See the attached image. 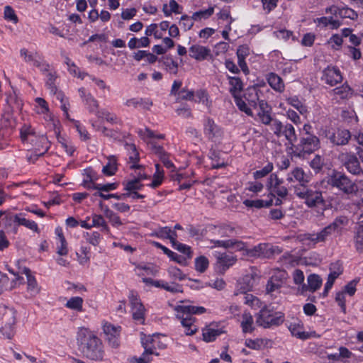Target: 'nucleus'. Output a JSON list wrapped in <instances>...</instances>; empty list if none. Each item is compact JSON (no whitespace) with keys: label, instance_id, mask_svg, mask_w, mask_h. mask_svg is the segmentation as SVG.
I'll use <instances>...</instances> for the list:
<instances>
[{"label":"nucleus","instance_id":"nucleus-64","mask_svg":"<svg viewBox=\"0 0 363 363\" xmlns=\"http://www.w3.org/2000/svg\"><path fill=\"white\" fill-rule=\"evenodd\" d=\"M324 164V160L321 156L316 155L310 162V167L316 172L320 171Z\"/></svg>","mask_w":363,"mask_h":363},{"label":"nucleus","instance_id":"nucleus-52","mask_svg":"<svg viewBox=\"0 0 363 363\" xmlns=\"http://www.w3.org/2000/svg\"><path fill=\"white\" fill-rule=\"evenodd\" d=\"M179 5L175 0H170L169 4H164L162 11L166 16H170L172 13H180Z\"/></svg>","mask_w":363,"mask_h":363},{"label":"nucleus","instance_id":"nucleus-20","mask_svg":"<svg viewBox=\"0 0 363 363\" xmlns=\"http://www.w3.org/2000/svg\"><path fill=\"white\" fill-rule=\"evenodd\" d=\"M211 55V50L206 47L194 45L189 48V55L196 60L202 61Z\"/></svg>","mask_w":363,"mask_h":363},{"label":"nucleus","instance_id":"nucleus-24","mask_svg":"<svg viewBox=\"0 0 363 363\" xmlns=\"http://www.w3.org/2000/svg\"><path fill=\"white\" fill-rule=\"evenodd\" d=\"M152 104V101L148 98H132L125 102V105L128 107L137 108L140 106L146 110H150Z\"/></svg>","mask_w":363,"mask_h":363},{"label":"nucleus","instance_id":"nucleus-63","mask_svg":"<svg viewBox=\"0 0 363 363\" xmlns=\"http://www.w3.org/2000/svg\"><path fill=\"white\" fill-rule=\"evenodd\" d=\"M169 233H171V228L169 227H160L156 229L152 233V236H155L162 239H167L169 237Z\"/></svg>","mask_w":363,"mask_h":363},{"label":"nucleus","instance_id":"nucleus-16","mask_svg":"<svg viewBox=\"0 0 363 363\" xmlns=\"http://www.w3.org/2000/svg\"><path fill=\"white\" fill-rule=\"evenodd\" d=\"M132 307L133 318L138 321L144 320L145 308L138 298V295L134 291H130L128 296Z\"/></svg>","mask_w":363,"mask_h":363},{"label":"nucleus","instance_id":"nucleus-29","mask_svg":"<svg viewBox=\"0 0 363 363\" xmlns=\"http://www.w3.org/2000/svg\"><path fill=\"white\" fill-rule=\"evenodd\" d=\"M345 166L347 170L353 174H358L362 172L359 162L357 157L354 155H350L347 157L345 162Z\"/></svg>","mask_w":363,"mask_h":363},{"label":"nucleus","instance_id":"nucleus-30","mask_svg":"<svg viewBox=\"0 0 363 363\" xmlns=\"http://www.w3.org/2000/svg\"><path fill=\"white\" fill-rule=\"evenodd\" d=\"M325 137L330 140L333 145H339L340 133L338 127L330 125L324 131Z\"/></svg>","mask_w":363,"mask_h":363},{"label":"nucleus","instance_id":"nucleus-58","mask_svg":"<svg viewBox=\"0 0 363 363\" xmlns=\"http://www.w3.org/2000/svg\"><path fill=\"white\" fill-rule=\"evenodd\" d=\"M46 86L50 90L51 93H56L57 86L55 85V81L57 79V75L55 72L52 71L46 74Z\"/></svg>","mask_w":363,"mask_h":363},{"label":"nucleus","instance_id":"nucleus-21","mask_svg":"<svg viewBox=\"0 0 363 363\" xmlns=\"http://www.w3.org/2000/svg\"><path fill=\"white\" fill-rule=\"evenodd\" d=\"M285 275V272H279L274 274L267 282L266 287L267 292L270 293L279 289L281 286L284 279L286 278Z\"/></svg>","mask_w":363,"mask_h":363},{"label":"nucleus","instance_id":"nucleus-18","mask_svg":"<svg viewBox=\"0 0 363 363\" xmlns=\"http://www.w3.org/2000/svg\"><path fill=\"white\" fill-rule=\"evenodd\" d=\"M322 79L331 86L340 82V72L337 67H328L323 71Z\"/></svg>","mask_w":363,"mask_h":363},{"label":"nucleus","instance_id":"nucleus-33","mask_svg":"<svg viewBox=\"0 0 363 363\" xmlns=\"http://www.w3.org/2000/svg\"><path fill=\"white\" fill-rule=\"evenodd\" d=\"M289 330L291 335L302 340L310 338L311 335L303 330V326L298 323H291Z\"/></svg>","mask_w":363,"mask_h":363},{"label":"nucleus","instance_id":"nucleus-10","mask_svg":"<svg viewBox=\"0 0 363 363\" xmlns=\"http://www.w3.org/2000/svg\"><path fill=\"white\" fill-rule=\"evenodd\" d=\"M286 180L290 184L298 183L296 186H301L303 190L310 182L311 177L301 167H296L287 174Z\"/></svg>","mask_w":363,"mask_h":363},{"label":"nucleus","instance_id":"nucleus-46","mask_svg":"<svg viewBox=\"0 0 363 363\" xmlns=\"http://www.w3.org/2000/svg\"><path fill=\"white\" fill-rule=\"evenodd\" d=\"M40 288L34 276H28L27 279V291L33 296L39 294Z\"/></svg>","mask_w":363,"mask_h":363},{"label":"nucleus","instance_id":"nucleus-34","mask_svg":"<svg viewBox=\"0 0 363 363\" xmlns=\"http://www.w3.org/2000/svg\"><path fill=\"white\" fill-rule=\"evenodd\" d=\"M20 55L21 57L23 58V60L26 63L31 64L33 66H35V65L39 61L40 58L41 57L40 55L38 52H29L26 48L21 49Z\"/></svg>","mask_w":363,"mask_h":363},{"label":"nucleus","instance_id":"nucleus-44","mask_svg":"<svg viewBox=\"0 0 363 363\" xmlns=\"http://www.w3.org/2000/svg\"><path fill=\"white\" fill-rule=\"evenodd\" d=\"M156 171L153 175L152 182L149 186L153 189L158 187L162 182L164 178V172L160 164H155Z\"/></svg>","mask_w":363,"mask_h":363},{"label":"nucleus","instance_id":"nucleus-53","mask_svg":"<svg viewBox=\"0 0 363 363\" xmlns=\"http://www.w3.org/2000/svg\"><path fill=\"white\" fill-rule=\"evenodd\" d=\"M1 130H0V138H4L5 135L10 134L11 130L13 128V121L8 116L1 119Z\"/></svg>","mask_w":363,"mask_h":363},{"label":"nucleus","instance_id":"nucleus-56","mask_svg":"<svg viewBox=\"0 0 363 363\" xmlns=\"http://www.w3.org/2000/svg\"><path fill=\"white\" fill-rule=\"evenodd\" d=\"M91 228L92 227H101L103 230L108 231L109 228L106 224L105 219L101 215L94 214L92 216L91 220Z\"/></svg>","mask_w":363,"mask_h":363},{"label":"nucleus","instance_id":"nucleus-15","mask_svg":"<svg viewBox=\"0 0 363 363\" xmlns=\"http://www.w3.org/2000/svg\"><path fill=\"white\" fill-rule=\"evenodd\" d=\"M103 330L109 345L112 347H117L119 345L121 327H116L111 323H106L103 326Z\"/></svg>","mask_w":363,"mask_h":363},{"label":"nucleus","instance_id":"nucleus-17","mask_svg":"<svg viewBox=\"0 0 363 363\" xmlns=\"http://www.w3.org/2000/svg\"><path fill=\"white\" fill-rule=\"evenodd\" d=\"M216 257L218 267L223 272L233 266L238 260L237 256L226 252H219Z\"/></svg>","mask_w":363,"mask_h":363},{"label":"nucleus","instance_id":"nucleus-54","mask_svg":"<svg viewBox=\"0 0 363 363\" xmlns=\"http://www.w3.org/2000/svg\"><path fill=\"white\" fill-rule=\"evenodd\" d=\"M140 178H134L133 179L124 183V189L128 192L140 190L143 186V184L140 183Z\"/></svg>","mask_w":363,"mask_h":363},{"label":"nucleus","instance_id":"nucleus-14","mask_svg":"<svg viewBox=\"0 0 363 363\" xmlns=\"http://www.w3.org/2000/svg\"><path fill=\"white\" fill-rule=\"evenodd\" d=\"M283 181L276 174H272L268 179L267 186L269 190L281 198H285L288 195V189L282 186Z\"/></svg>","mask_w":363,"mask_h":363},{"label":"nucleus","instance_id":"nucleus-47","mask_svg":"<svg viewBox=\"0 0 363 363\" xmlns=\"http://www.w3.org/2000/svg\"><path fill=\"white\" fill-rule=\"evenodd\" d=\"M264 251L263 257L271 258L276 255H279L282 252V249L277 245H272L271 244L264 243Z\"/></svg>","mask_w":363,"mask_h":363},{"label":"nucleus","instance_id":"nucleus-1","mask_svg":"<svg viewBox=\"0 0 363 363\" xmlns=\"http://www.w3.org/2000/svg\"><path fill=\"white\" fill-rule=\"evenodd\" d=\"M77 340L79 349L84 357L94 361H101L104 358V350L101 340L87 328H79Z\"/></svg>","mask_w":363,"mask_h":363},{"label":"nucleus","instance_id":"nucleus-55","mask_svg":"<svg viewBox=\"0 0 363 363\" xmlns=\"http://www.w3.org/2000/svg\"><path fill=\"white\" fill-rule=\"evenodd\" d=\"M214 8L209 7L206 10H201L193 13L192 18L194 21H200L201 19H207L213 14Z\"/></svg>","mask_w":363,"mask_h":363},{"label":"nucleus","instance_id":"nucleus-49","mask_svg":"<svg viewBox=\"0 0 363 363\" xmlns=\"http://www.w3.org/2000/svg\"><path fill=\"white\" fill-rule=\"evenodd\" d=\"M220 334L221 331L218 329L207 328L203 330V339L207 342H212Z\"/></svg>","mask_w":363,"mask_h":363},{"label":"nucleus","instance_id":"nucleus-31","mask_svg":"<svg viewBox=\"0 0 363 363\" xmlns=\"http://www.w3.org/2000/svg\"><path fill=\"white\" fill-rule=\"evenodd\" d=\"M96 116L100 118L104 119L108 123L111 124L121 123V120L113 113L109 112L106 109H101L96 111Z\"/></svg>","mask_w":363,"mask_h":363},{"label":"nucleus","instance_id":"nucleus-43","mask_svg":"<svg viewBox=\"0 0 363 363\" xmlns=\"http://www.w3.org/2000/svg\"><path fill=\"white\" fill-rule=\"evenodd\" d=\"M342 191L347 194H353L357 191V186L342 174Z\"/></svg>","mask_w":363,"mask_h":363},{"label":"nucleus","instance_id":"nucleus-50","mask_svg":"<svg viewBox=\"0 0 363 363\" xmlns=\"http://www.w3.org/2000/svg\"><path fill=\"white\" fill-rule=\"evenodd\" d=\"M14 222L18 223L19 225L26 226L33 231H38V225L35 221L22 218L19 215H16L14 216Z\"/></svg>","mask_w":363,"mask_h":363},{"label":"nucleus","instance_id":"nucleus-12","mask_svg":"<svg viewBox=\"0 0 363 363\" xmlns=\"http://www.w3.org/2000/svg\"><path fill=\"white\" fill-rule=\"evenodd\" d=\"M259 280V276L255 272L245 275L238 282V291L242 294L252 291L257 285Z\"/></svg>","mask_w":363,"mask_h":363},{"label":"nucleus","instance_id":"nucleus-2","mask_svg":"<svg viewBox=\"0 0 363 363\" xmlns=\"http://www.w3.org/2000/svg\"><path fill=\"white\" fill-rule=\"evenodd\" d=\"M174 310L177 313V318L181 320V323L185 328V334L192 335L196 333L198 328L194 324L195 318L191 315L204 313L206 308L202 306L178 305L174 306Z\"/></svg>","mask_w":363,"mask_h":363},{"label":"nucleus","instance_id":"nucleus-48","mask_svg":"<svg viewBox=\"0 0 363 363\" xmlns=\"http://www.w3.org/2000/svg\"><path fill=\"white\" fill-rule=\"evenodd\" d=\"M286 101L289 104L297 109L301 114L303 115L308 112L307 107L301 103L297 96L289 97Z\"/></svg>","mask_w":363,"mask_h":363},{"label":"nucleus","instance_id":"nucleus-51","mask_svg":"<svg viewBox=\"0 0 363 363\" xmlns=\"http://www.w3.org/2000/svg\"><path fill=\"white\" fill-rule=\"evenodd\" d=\"M315 22L318 25H323V26H330L331 28H337L340 26L339 21L334 19L333 17H320L315 20Z\"/></svg>","mask_w":363,"mask_h":363},{"label":"nucleus","instance_id":"nucleus-9","mask_svg":"<svg viewBox=\"0 0 363 363\" xmlns=\"http://www.w3.org/2000/svg\"><path fill=\"white\" fill-rule=\"evenodd\" d=\"M141 342L145 349L143 353L140 357H133L131 362L133 363H150L152 360V359L150 357V354H155L156 356L159 355V353L155 352L156 348L154 345L155 340L152 337L148 336L145 339L142 338Z\"/></svg>","mask_w":363,"mask_h":363},{"label":"nucleus","instance_id":"nucleus-42","mask_svg":"<svg viewBox=\"0 0 363 363\" xmlns=\"http://www.w3.org/2000/svg\"><path fill=\"white\" fill-rule=\"evenodd\" d=\"M103 211L105 216L109 220L114 227H119L123 225L120 217L113 211L110 210L108 207L106 206L103 208Z\"/></svg>","mask_w":363,"mask_h":363},{"label":"nucleus","instance_id":"nucleus-11","mask_svg":"<svg viewBox=\"0 0 363 363\" xmlns=\"http://www.w3.org/2000/svg\"><path fill=\"white\" fill-rule=\"evenodd\" d=\"M214 244L215 247H220L225 249L234 248L236 251L242 252L245 253L247 250L246 243L237 239H228V240H213L211 241Z\"/></svg>","mask_w":363,"mask_h":363},{"label":"nucleus","instance_id":"nucleus-37","mask_svg":"<svg viewBox=\"0 0 363 363\" xmlns=\"http://www.w3.org/2000/svg\"><path fill=\"white\" fill-rule=\"evenodd\" d=\"M117 170V160L113 155L108 157V163L103 167L102 172L107 176L115 174Z\"/></svg>","mask_w":363,"mask_h":363},{"label":"nucleus","instance_id":"nucleus-35","mask_svg":"<svg viewBox=\"0 0 363 363\" xmlns=\"http://www.w3.org/2000/svg\"><path fill=\"white\" fill-rule=\"evenodd\" d=\"M83 303L84 300L82 297L74 296L68 299L65 306L70 310L75 311L77 312H82Z\"/></svg>","mask_w":363,"mask_h":363},{"label":"nucleus","instance_id":"nucleus-8","mask_svg":"<svg viewBox=\"0 0 363 363\" xmlns=\"http://www.w3.org/2000/svg\"><path fill=\"white\" fill-rule=\"evenodd\" d=\"M337 224L335 221L333 223L324 228L318 233L304 234L303 235L302 240L304 242H308V245H315L318 242H324L326 238L337 229Z\"/></svg>","mask_w":363,"mask_h":363},{"label":"nucleus","instance_id":"nucleus-23","mask_svg":"<svg viewBox=\"0 0 363 363\" xmlns=\"http://www.w3.org/2000/svg\"><path fill=\"white\" fill-rule=\"evenodd\" d=\"M260 94H262V92L259 89L255 86H251L247 89L244 94V97L250 106L256 108L257 102L260 99Z\"/></svg>","mask_w":363,"mask_h":363},{"label":"nucleus","instance_id":"nucleus-19","mask_svg":"<svg viewBox=\"0 0 363 363\" xmlns=\"http://www.w3.org/2000/svg\"><path fill=\"white\" fill-rule=\"evenodd\" d=\"M152 149L166 168L170 169L172 172L175 170L176 168L173 162L169 159V155L164 151L162 146L153 144Z\"/></svg>","mask_w":363,"mask_h":363},{"label":"nucleus","instance_id":"nucleus-3","mask_svg":"<svg viewBox=\"0 0 363 363\" xmlns=\"http://www.w3.org/2000/svg\"><path fill=\"white\" fill-rule=\"evenodd\" d=\"M255 317L257 325L264 328L279 326L284 321L283 313L274 311L268 306L263 307Z\"/></svg>","mask_w":363,"mask_h":363},{"label":"nucleus","instance_id":"nucleus-6","mask_svg":"<svg viewBox=\"0 0 363 363\" xmlns=\"http://www.w3.org/2000/svg\"><path fill=\"white\" fill-rule=\"evenodd\" d=\"M294 194L300 199L305 200V203L310 208L317 207L324 204V199L320 191L305 188L301 190V186H294Z\"/></svg>","mask_w":363,"mask_h":363},{"label":"nucleus","instance_id":"nucleus-28","mask_svg":"<svg viewBox=\"0 0 363 363\" xmlns=\"http://www.w3.org/2000/svg\"><path fill=\"white\" fill-rule=\"evenodd\" d=\"M126 149L129 152V164L131 169H140V165L137 164L139 161V153L134 144H126Z\"/></svg>","mask_w":363,"mask_h":363},{"label":"nucleus","instance_id":"nucleus-22","mask_svg":"<svg viewBox=\"0 0 363 363\" xmlns=\"http://www.w3.org/2000/svg\"><path fill=\"white\" fill-rule=\"evenodd\" d=\"M322 279L320 277L315 274H310L307 278L308 284H303L302 292L310 291L312 292L318 290L322 285Z\"/></svg>","mask_w":363,"mask_h":363},{"label":"nucleus","instance_id":"nucleus-38","mask_svg":"<svg viewBox=\"0 0 363 363\" xmlns=\"http://www.w3.org/2000/svg\"><path fill=\"white\" fill-rule=\"evenodd\" d=\"M39 141H40V143L41 145V150H43V152L34 153L33 155H30V157L28 158V160H33V161H35V160H38V158L39 157L43 155L50 148L49 141L48 140V138L45 136H44V135L40 136L39 138ZM40 148L37 149V151H40Z\"/></svg>","mask_w":363,"mask_h":363},{"label":"nucleus","instance_id":"nucleus-62","mask_svg":"<svg viewBox=\"0 0 363 363\" xmlns=\"http://www.w3.org/2000/svg\"><path fill=\"white\" fill-rule=\"evenodd\" d=\"M85 103L88 106V108L90 112L94 113L96 114V111H99V103L91 96V94H88L86 98L85 99Z\"/></svg>","mask_w":363,"mask_h":363},{"label":"nucleus","instance_id":"nucleus-36","mask_svg":"<svg viewBox=\"0 0 363 363\" xmlns=\"http://www.w3.org/2000/svg\"><path fill=\"white\" fill-rule=\"evenodd\" d=\"M241 328L245 333H252L254 330L253 318L250 313L245 312L242 314Z\"/></svg>","mask_w":363,"mask_h":363},{"label":"nucleus","instance_id":"nucleus-57","mask_svg":"<svg viewBox=\"0 0 363 363\" xmlns=\"http://www.w3.org/2000/svg\"><path fill=\"white\" fill-rule=\"evenodd\" d=\"M208 264V259L204 256H200L195 259V269L199 272H204Z\"/></svg>","mask_w":363,"mask_h":363},{"label":"nucleus","instance_id":"nucleus-41","mask_svg":"<svg viewBox=\"0 0 363 363\" xmlns=\"http://www.w3.org/2000/svg\"><path fill=\"white\" fill-rule=\"evenodd\" d=\"M243 204L248 208H261L263 207H267L272 204V200L264 201L262 199L250 200L245 199L243 201Z\"/></svg>","mask_w":363,"mask_h":363},{"label":"nucleus","instance_id":"nucleus-25","mask_svg":"<svg viewBox=\"0 0 363 363\" xmlns=\"http://www.w3.org/2000/svg\"><path fill=\"white\" fill-rule=\"evenodd\" d=\"M267 80L269 86L276 91L281 93L284 91V83L278 74L271 72L267 75Z\"/></svg>","mask_w":363,"mask_h":363},{"label":"nucleus","instance_id":"nucleus-60","mask_svg":"<svg viewBox=\"0 0 363 363\" xmlns=\"http://www.w3.org/2000/svg\"><path fill=\"white\" fill-rule=\"evenodd\" d=\"M355 242L357 250L362 252L363 250V225H359L357 228Z\"/></svg>","mask_w":363,"mask_h":363},{"label":"nucleus","instance_id":"nucleus-7","mask_svg":"<svg viewBox=\"0 0 363 363\" xmlns=\"http://www.w3.org/2000/svg\"><path fill=\"white\" fill-rule=\"evenodd\" d=\"M16 311L12 308H6L2 314L1 334L8 339H11L15 334Z\"/></svg>","mask_w":363,"mask_h":363},{"label":"nucleus","instance_id":"nucleus-5","mask_svg":"<svg viewBox=\"0 0 363 363\" xmlns=\"http://www.w3.org/2000/svg\"><path fill=\"white\" fill-rule=\"evenodd\" d=\"M320 148V140L312 134L301 137L299 143L293 149L294 155L303 157L305 154H311Z\"/></svg>","mask_w":363,"mask_h":363},{"label":"nucleus","instance_id":"nucleus-26","mask_svg":"<svg viewBox=\"0 0 363 363\" xmlns=\"http://www.w3.org/2000/svg\"><path fill=\"white\" fill-rule=\"evenodd\" d=\"M283 128L281 136H284L289 145H291V148L293 150L296 145L294 143L297 140L295 128L291 123L285 124Z\"/></svg>","mask_w":363,"mask_h":363},{"label":"nucleus","instance_id":"nucleus-27","mask_svg":"<svg viewBox=\"0 0 363 363\" xmlns=\"http://www.w3.org/2000/svg\"><path fill=\"white\" fill-rule=\"evenodd\" d=\"M230 84V93L233 97L240 96V93L243 89V83L238 77L228 76Z\"/></svg>","mask_w":363,"mask_h":363},{"label":"nucleus","instance_id":"nucleus-39","mask_svg":"<svg viewBox=\"0 0 363 363\" xmlns=\"http://www.w3.org/2000/svg\"><path fill=\"white\" fill-rule=\"evenodd\" d=\"M269 342H270V340L267 339H247L245 340V345L248 348L259 350L262 347L267 346Z\"/></svg>","mask_w":363,"mask_h":363},{"label":"nucleus","instance_id":"nucleus-61","mask_svg":"<svg viewBox=\"0 0 363 363\" xmlns=\"http://www.w3.org/2000/svg\"><path fill=\"white\" fill-rule=\"evenodd\" d=\"M169 276L175 280H184L186 275L182 272V270L176 267H170L168 269Z\"/></svg>","mask_w":363,"mask_h":363},{"label":"nucleus","instance_id":"nucleus-59","mask_svg":"<svg viewBox=\"0 0 363 363\" xmlns=\"http://www.w3.org/2000/svg\"><path fill=\"white\" fill-rule=\"evenodd\" d=\"M233 98L235 99V104L241 111L245 112L248 116H252V110L250 108L247 107L245 101L240 98V96H237Z\"/></svg>","mask_w":363,"mask_h":363},{"label":"nucleus","instance_id":"nucleus-40","mask_svg":"<svg viewBox=\"0 0 363 363\" xmlns=\"http://www.w3.org/2000/svg\"><path fill=\"white\" fill-rule=\"evenodd\" d=\"M327 183L332 187L340 188V172L335 169L329 170L327 177Z\"/></svg>","mask_w":363,"mask_h":363},{"label":"nucleus","instance_id":"nucleus-13","mask_svg":"<svg viewBox=\"0 0 363 363\" xmlns=\"http://www.w3.org/2000/svg\"><path fill=\"white\" fill-rule=\"evenodd\" d=\"M203 133L208 140H215L222 136L223 131L212 118H206L203 123Z\"/></svg>","mask_w":363,"mask_h":363},{"label":"nucleus","instance_id":"nucleus-32","mask_svg":"<svg viewBox=\"0 0 363 363\" xmlns=\"http://www.w3.org/2000/svg\"><path fill=\"white\" fill-rule=\"evenodd\" d=\"M216 230L221 238H233L238 234V230L235 227L227 224L218 226Z\"/></svg>","mask_w":363,"mask_h":363},{"label":"nucleus","instance_id":"nucleus-45","mask_svg":"<svg viewBox=\"0 0 363 363\" xmlns=\"http://www.w3.org/2000/svg\"><path fill=\"white\" fill-rule=\"evenodd\" d=\"M264 247V243H260L251 249L248 248L243 255L248 257H263Z\"/></svg>","mask_w":363,"mask_h":363},{"label":"nucleus","instance_id":"nucleus-4","mask_svg":"<svg viewBox=\"0 0 363 363\" xmlns=\"http://www.w3.org/2000/svg\"><path fill=\"white\" fill-rule=\"evenodd\" d=\"M361 43V39L352 33L350 28L342 29V46L344 47V53L354 60L361 58L362 54L359 48H357Z\"/></svg>","mask_w":363,"mask_h":363}]
</instances>
